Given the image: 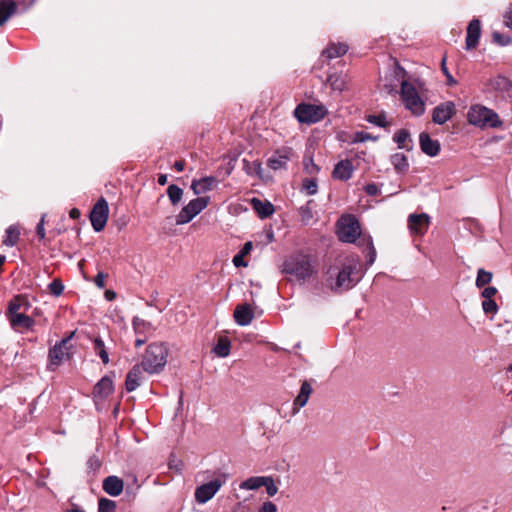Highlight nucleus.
<instances>
[{
    "label": "nucleus",
    "mask_w": 512,
    "mask_h": 512,
    "mask_svg": "<svg viewBox=\"0 0 512 512\" xmlns=\"http://www.w3.org/2000/svg\"><path fill=\"white\" fill-rule=\"evenodd\" d=\"M209 197H197L189 201L180 212L176 215L175 222L177 225H184L189 223L201 213L209 204Z\"/></svg>",
    "instance_id": "nucleus-7"
},
{
    "label": "nucleus",
    "mask_w": 512,
    "mask_h": 512,
    "mask_svg": "<svg viewBox=\"0 0 512 512\" xmlns=\"http://www.w3.org/2000/svg\"><path fill=\"white\" fill-rule=\"evenodd\" d=\"M114 378H115V373L111 372L108 375L103 376L98 381V395L107 397L113 393Z\"/></svg>",
    "instance_id": "nucleus-24"
},
{
    "label": "nucleus",
    "mask_w": 512,
    "mask_h": 512,
    "mask_svg": "<svg viewBox=\"0 0 512 512\" xmlns=\"http://www.w3.org/2000/svg\"><path fill=\"white\" fill-rule=\"evenodd\" d=\"M168 354L169 349L166 343H150L142 356L140 365L149 374H159L166 366Z\"/></svg>",
    "instance_id": "nucleus-2"
},
{
    "label": "nucleus",
    "mask_w": 512,
    "mask_h": 512,
    "mask_svg": "<svg viewBox=\"0 0 512 512\" xmlns=\"http://www.w3.org/2000/svg\"><path fill=\"white\" fill-rule=\"evenodd\" d=\"M16 11V4L12 0L0 1V26H2Z\"/></svg>",
    "instance_id": "nucleus-27"
},
{
    "label": "nucleus",
    "mask_w": 512,
    "mask_h": 512,
    "mask_svg": "<svg viewBox=\"0 0 512 512\" xmlns=\"http://www.w3.org/2000/svg\"><path fill=\"white\" fill-rule=\"evenodd\" d=\"M80 211L77 208H73L70 210V218L72 219H78L80 217Z\"/></svg>",
    "instance_id": "nucleus-62"
},
{
    "label": "nucleus",
    "mask_w": 512,
    "mask_h": 512,
    "mask_svg": "<svg viewBox=\"0 0 512 512\" xmlns=\"http://www.w3.org/2000/svg\"><path fill=\"white\" fill-rule=\"evenodd\" d=\"M66 512H85V511L78 507H73L71 509L66 510Z\"/></svg>",
    "instance_id": "nucleus-64"
},
{
    "label": "nucleus",
    "mask_w": 512,
    "mask_h": 512,
    "mask_svg": "<svg viewBox=\"0 0 512 512\" xmlns=\"http://www.w3.org/2000/svg\"><path fill=\"white\" fill-rule=\"evenodd\" d=\"M327 83L333 90L342 91L345 88V80L340 74H330Z\"/></svg>",
    "instance_id": "nucleus-39"
},
{
    "label": "nucleus",
    "mask_w": 512,
    "mask_h": 512,
    "mask_svg": "<svg viewBox=\"0 0 512 512\" xmlns=\"http://www.w3.org/2000/svg\"><path fill=\"white\" fill-rule=\"evenodd\" d=\"M441 70L444 73V75L447 78V84L452 86L456 84V80L453 78V76L450 74L447 66H446V58L444 57L441 62Z\"/></svg>",
    "instance_id": "nucleus-50"
},
{
    "label": "nucleus",
    "mask_w": 512,
    "mask_h": 512,
    "mask_svg": "<svg viewBox=\"0 0 512 512\" xmlns=\"http://www.w3.org/2000/svg\"><path fill=\"white\" fill-rule=\"evenodd\" d=\"M259 512H277V506L271 501H265L259 508Z\"/></svg>",
    "instance_id": "nucleus-53"
},
{
    "label": "nucleus",
    "mask_w": 512,
    "mask_h": 512,
    "mask_svg": "<svg viewBox=\"0 0 512 512\" xmlns=\"http://www.w3.org/2000/svg\"><path fill=\"white\" fill-rule=\"evenodd\" d=\"M370 139L375 140L376 138L372 137L369 133L360 131V132H356L355 133L354 138H353V142H355V143L365 142V141L370 140Z\"/></svg>",
    "instance_id": "nucleus-51"
},
{
    "label": "nucleus",
    "mask_w": 512,
    "mask_h": 512,
    "mask_svg": "<svg viewBox=\"0 0 512 512\" xmlns=\"http://www.w3.org/2000/svg\"><path fill=\"white\" fill-rule=\"evenodd\" d=\"M482 308L485 313H496L498 311V306L493 299H485L482 302Z\"/></svg>",
    "instance_id": "nucleus-46"
},
{
    "label": "nucleus",
    "mask_w": 512,
    "mask_h": 512,
    "mask_svg": "<svg viewBox=\"0 0 512 512\" xmlns=\"http://www.w3.org/2000/svg\"><path fill=\"white\" fill-rule=\"evenodd\" d=\"M251 206L262 219L270 217L274 213V206L269 201L258 198L251 199Z\"/></svg>",
    "instance_id": "nucleus-21"
},
{
    "label": "nucleus",
    "mask_w": 512,
    "mask_h": 512,
    "mask_svg": "<svg viewBox=\"0 0 512 512\" xmlns=\"http://www.w3.org/2000/svg\"><path fill=\"white\" fill-rule=\"evenodd\" d=\"M233 316L238 325L247 326L252 322L254 313L251 306L245 303L236 306Z\"/></svg>",
    "instance_id": "nucleus-16"
},
{
    "label": "nucleus",
    "mask_w": 512,
    "mask_h": 512,
    "mask_svg": "<svg viewBox=\"0 0 512 512\" xmlns=\"http://www.w3.org/2000/svg\"><path fill=\"white\" fill-rule=\"evenodd\" d=\"M359 258L356 255H349L341 262L340 270L337 273L336 288L348 290L360 279L358 276Z\"/></svg>",
    "instance_id": "nucleus-3"
},
{
    "label": "nucleus",
    "mask_w": 512,
    "mask_h": 512,
    "mask_svg": "<svg viewBox=\"0 0 512 512\" xmlns=\"http://www.w3.org/2000/svg\"><path fill=\"white\" fill-rule=\"evenodd\" d=\"M481 36V22L479 19H473L467 26L466 49L472 50L478 46Z\"/></svg>",
    "instance_id": "nucleus-13"
},
{
    "label": "nucleus",
    "mask_w": 512,
    "mask_h": 512,
    "mask_svg": "<svg viewBox=\"0 0 512 512\" xmlns=\"http://www.w3.org/2000/svg\"><path fill=\"white\" fill-rule=\"evenodd\" d=\"M243 169L248 175H260L261 174V163L258 161L249 162L248 160H243Z\"/></svg>",
    "instance_id": "nucleus-40"
},
{
    "label": "nucleus",
    "mask_w": 512,
    "mask_h": 512,
    "mask_svg": "<svg viewBox=\"0 0 512 512\" xmlns=\"http://www.w3.org/2000/svg\"><path fill=\"white\" fill-rule=\"evenodd\" d=\"M338 237L347 243H355L357 239L360 240L363 236L359 221L353 216L342 218L339 223Z\"/></svg>",
    "instance_id": "nucleus-9"
},
{
    "label": "nucleus",
    "mask_w": 512,
    "mask_h": 512,
    "mask_svg": "<svg viewBox=\"0 0 512 512\" xmlns=\"http://www.w3.org/2000/svg\"><path fill=\"white\" fill-rule=\"evenodd\" d=\"M265 484V476H254L241 482L239 487L244 490H256Z\"/></svg>",
    "instance_id": "nucleus-36"
},
{
    "label": "nucleus",
    "mask_w": 512,
    "mask_h": 512,
    "mask_svg": "<svg viewBox=\"0 0 512 512\" xmlns=\"http://www.w3.org/2000/svg\"><path fill=\"white\" fill-rule=\"evenodd\" d=\"M496 293H497V289L495 287L489 286V287L484 288L481 295L485 299H492V297L495 296Z\"/></svg>",
    "instance_id": "nucleus-55"
},
{
    "label": "nucleus",
    "mask_w": 512,
    "mask_h": 512,
    "mask_svg": "<svg viewBox=\"0 0 512 512\" xmlns=\"http://www.w3.org/2000/svg\"><path fill=\"white\" fill-rule=\"evenodd\" d=\"M103 490L112 497L120 495L123 491L124 483L117 476H108L103 480Z\"/></svg>",
    "instance_id": "nucleus-18"
},
{
    "label": "nucleus",
    "mask_w": 512,
    "mask_h": 512,
    "mask_svg": "<svg viewBox=\"0 0 512 512\" xmlns=\"http://www.w3.org/2000/svg\"><path fill=\"white\" fill-rule=\"evenodd\" d=\"M72 335L73 333L70 336L63 338L49 350L48 368L50 370H54L57 366L70 359Z\"/></svg>",
    "instance_id": "nucleus-8"
},
{
    "label": "nucleus",
    "mask_w": 512,
    "mask_h": 512,
    "mask_svg": "<svg viewBox=\"0 0 512 512\" xmlns=\"http://www.w3.org/2000/svg\"><path fill=\"white\" fill-rule=\"evenodd\" d=\"M401 98L406 107L414 115L421 116L425 111V103L416 88L406 80L401 83Z\"/></svg>",
    "instance_id": "nucleus-5"
},
{
    "label": "nucleus",
    "mask_w": 512,
    "mask_h": 512,
    "mask_svg": "<svg viewBox=\"0 0 512 512\" xmlns=\"http://www.w3.org/2000/svg\"><path fill=\"white\" fill-rule=\"evenodd\" d=\"M168 177L166 174H160L158 176V183L159 185H165L167 183Z\"/></svg>",
    "instance_id": "nucleus-63"
},
{
    "label": "nucleus",
    "mask_w": 512,
    "mask_h": 512,
    "mask_svg": "<svg viewBox=\"0 0 512 512\" xmlns=\"http://www.w3.org/2000/svg\"><path fill=\"white\" fill-rule=\"evenodd\" d=\"M391 163L395 171L399 174H404L409 168L407 157L403 153H395L391 156Z\"/></svg>",
    "instance_id": "nucleus-29"
},
{
    "label": "nucleus",
    "mask_w": 512,
    "mask_h": 512,
    "mask_svg": "<svg viewBox=\"0 0 512 512\" xmlns=\"http://www.w3.org/2000/svg\"><path fill=\"white\" fill-rule=\"evenodd\" d=\"M89 219L94 230H96V204H94L89 213Z\"/></svg>",
    "instance_id": "nucleus-57"
},
{
    "label": "nucleus",
    "mask_w": 512,
    "mask_h": 512,
    "mask_svg": "<svg viewBox=\"0 0 512 512\" xmlns=\"http://www.w3.org/2000/svg\"><path fill=\"white\" fill-rule=\"evenodd\" d=\"M104 298L108 302L114 301L117 298V293L112 289H106L104 291Z\"/></svg>",
    "instance_id": "nucleus-56"
},
{
    "label": "nucleus",
    "mask_w": 512,
    "mask_h": 512,
    "mask_svg": "<svg viewBox=\"0 0 512 512\" xmlns=\"http://www.w3.org/2000/svg\"><path fill=\"white\" fill-rule=\"evenodd\" d=\"M489 86L501 93L509 94L512 90V82L509 78L503 75H497L496 77L490 79Z\"/></svg>",
    "instance_id": "nucleus-23"
},
{
    "label": "nucleus",
    "mask_w": 512,
    "mask_h": 512,
    "mask_svg": "<svg viewBox=\"0 0 512 512\" xmlns=\"http://www.w3.org/2000/svg\"><path fill=\"white\" fill-rule=\"evenodd\" d=\"M98 356L104 364L109 363V354L101 339L98 338Z\"/></svg>",
    "instance_id": "nucleus-47"
},
{
    "label": "nucleus",
    "mask_w": 512,
    "mask_h": 512,
    "mask_svg": "<svg viewBox=\"0 0 512 512\" xmlns=\"http://www.w3.org/2000/svg\"><path fill=\"white\" fill-rule=\"evenodd\" d=\"M174 168L177 172H182L185 168V162L184 161H176L174 163Z\"/></svg>",
    "instance_id": "nucleus-60"
},
{
    "label": "nucleus",
    "mask_w": 512,
    "mask_h": 512,
    "mask_svg": "<svg viewBox=\"0 0 512 512\" xmlns=\"http://www.w3.org/2000/svg\"><path fill=\"white\" fill-rule=\"evenodd\" d=\"M167 196L172 206H177L182 200L184 191L175 184H170L166 190Z\"/></svg>",
    "instance_id": "nucleus-33"
},
{
    "label": "nucleus",
    "mask_w": 512,
    "mask_h": 512,
    "mask_svg": "<svg viewBox=\"0 0 512 512\" xmlns=\"http://www.w3.org/2000/svg\"><path fill=\"white\" fill-rule=\"evenodd\" d=\"M364 191L369 196H377L379 194V188L375 183H369L364 187Z\"/></svg>",
    "instance_id": "nucleus-54"
},
{
    "label": "nucleus",
    "mask_w": 512,
    "mask_h": 512,
    "mask_svg": "<svg viewBox=\"0 0 512 512\" xmlns=\"http://www.w3.org/2000/svg\"><path fill=\"white\" fill-rule=\"evenodd\" d=\"M217 180L215 177H204L199 180H193L191 183V189L195 195L204 194L213 189Z\"/></svg>",
    "instance_id": "nucleus-20"
},
{
    "label": "nucleus",
    "mask_w": 512,
    "mask_h": 512,
    "mask_svg": "<svg viewBox=\"0 0 512 512\" xmlns=\"http://www.w3.org/2000/svg\"><path fill=\"white\" fill-rule=\"evenodd\" d=\"M419 143L422 152L430 157H434L440 152L439 141L433 140L426 132L420 133Z\"/></svg>",
    "instance_id": "nucleus-15"
},
{
    "label": "nucleus",
    "mask_w": 512,
    "mask_h": 512,
    "mask_svg": "<svg viewBox=\"0 0 512 512\" xmlns=\"http://www.w3.org/2000/svg\"><path fill=\"white\" fill-rule=\"evenodd\" d=\"M456 109L453 102L448 101L436 106L433 110L432 120L436 124H444L455 114Z\"/></svg>",
    "instance_id": "nucleus-12"
},
{
    "label": "nucleus",
    "mask_w": 512,
    "mask_h": 512,
    "mask_svg": "<svg viewBox=\"0 0 512 512\" xmlns=\"http://www.w3.org/2000/svg\"><path fill=\"white\" fill-rule=\"evenodd\" d=\"M282 272L300 282H305L317 273V262L309 254L296 252L285 259Z\"/></svg>",
    "instance_id": "nucleus-1"
},
{
    "label": "nucleus",
    "mask_w": 512,
    "mask_h": 512,
    "mask_svg": "<svg viewBox=\"0 0 512 512\" xmlns=\"http://www.w3.org/2000/svg\"><path fill=\"white\" fill-rule=\"evenodd\" d=\"M467 118L470 124L480 128H499L503 124L494 110L479 104L470 107Z\"/></svg>",
    "instance_id": "nucleus-4"
},
{
    "label": "nucleus",
    "mask_w": 512,
    "mask_h": 512,
    "mask_svg": "<svg viewBox=\"0 0 512 512\" xmlns=\"http://www.w3.org/2000/svg\"><path fill=\"white\" fill-rule=\"evenodd\" d=\"M183 463L181 460L176 459L175 457H171L169 461V468L175 470L178 473H181L183 470Z\"/></svg>",
    "instance_id": "nucleus-52"
},
{
    "label": "nucleus",
    "mask_w": 512,
    "mask_h": 512,
    "mask_svg": "<svg viewBox=\"0 0 512 512\" xmlns=\"http://www.w3.org/2000/svg\"><path fill=\"white\" fill-rule=\"evenodd\" d=\"M303 187L308 195H314L317 192V182L315 179H306Z\"/></svg>",
    "instance_id": "nucleus-48"
},
{
    "label": "nucleus",
    "mask_w": 512,
    "mask_h": 512,
    "mask_svg": "<svg viewBox=\"0 0 512 512\" xmlns=\"http://www.w3.org/2000/svg\"><path fill=\"white\" fill-rule=\"evenodd\" d=\"M354 172V166L352 161L349 159H344L339 161L332 172V177L337 180L347 181L349 180Z\"/></svg>",
    "instance_id": "nucleus-14"
},
{
    "label": "nucleus",
    "mask_w": 512,
    "mask_h": 512,
    "mask_svg": "<svg viewBox=\"0 0 512 512\" xmlns=\"http://www.w3.org/2000/svg\"><path fill=\"white\" fill-rule=\"evenodd\" d=\"M231 343L227 337H220L213 348L214 353L219 357H227L230 353Z\"/></svg>",
    "instance_id": "nucleus-35"
},
{
    "label": "nucleus",
    "mask_w": 512,
    "mask_h": 512,
    "mask_svg": "<svg viewBox=\"0 0 512 512\" xmlns=\"http://www.w3.org/2000/svg\"><path fill=\"white\" fill-rule=\"evenodd\" d=\"M226 480L227 475L219 473L214 480L197 487L195 490V500L200 504L206 503L214 497L219 489L225 484Z\"/></svg>",
    "instance_id": "nucleus-10"
},
{
    "label": "nucleus",
    "mask_w": 512,
    "mask_h": 512,
    "mask_svg": "<svg viewBox=\"0 0 512 512\" xmlns=\"http://www.w3.org/2000/svg\"><path fill=\"white\" fill-rule=\"evenodd\" d=\"M132 327L136 336H142L148 338L155 331V327L149 321L142 319L138 316L133 317Z\"/></svg>",
    "instance_id": "nucleus-19"
},
{
    "label": "nucleus",
    "mask_w": 512,
    "mask_h": 512,
    "mask_svg": "<svg viewBox=\"0 0 512 512\" xmlns=\"http://www.w3.org/2000/svg\"><path fill=\"white\" fill-rule=\"evenodd\" d=\"M21 306H22V299L20 297H15L14 299H12L10 301L9 307H8V312H7L8 317L20 313Z\"/></svg>",
    "instance_id": "nucleus-43"
},
{
    "label": "nucleus",
    "mask_w": 512,
    "mask_h": 512,
    "mask_svg": "<svg viewBox=\"0 0 512 512\" xmlns=\"http://www.w3.org/2000/svg\"><path fill=\"white\" fill-rule=\"evenodd\" d=\"M367 121L379 127H386L388 125L385 114L369 115Z\"/></svg>",
    "instance_id": "nucleus-44"
},
{
    "label": "nucleus",
    "mask_w": 512,
    "mask_h": 512,
    "mask_svg": "<svg viewBox=\"0 0 512 512\" xmlns=\"http://www.w3.org/2000/svg\"><path fill=\"white\" fill-rule=\"evenodd\" d=\"M253 248L252 242H246L240 252L233 257V264L235 267H247L248 263L244 260V257L248 255Z\"/></svg>",
    "instance_id": "nucleus-32"
},
{
    "label": "nucleus",
    "mask_w": 512,
    "mask_h": 512,
    "mask_svg": "<svg viewBox=\"0 0 512 512\" xmlns=\"http://www.w3.org/2000/svg\"><path fill=\"white\" fill-rule=\"evenodd\" d=\"M493 41L499 45L505 46L511 42V38L509 36L503 35L499 32L493 33Z\"/></svg>",
    "instance_id": "nucleus-49"
},
{
    "label": "nucleus",
    "mask_w": 512,
    "mask_h": 512,
    "mask_svg": "<svg viewBox=\"0 0 512 512\" xmlns=\"http://www.w3.org/2000/svg\"><path fill=\"white\" fill-rule=\"evenodd\" d=\"M8 318L11 323V326L15 329H18V328L29 329L34 324V320L31 317H29L21 312L16 315L10 316Z\"/></svg>",
    "instance_id": "nucleus-26"
},
{
    "label": "nucleus",
    "mask_w": 512,
    "mask_h": 512,
    "mask_svg": "<svg viewBox=\"0 0 512 512\" xmlns=\"http://www.w3.org/2000/svg\"><path fill=\"white\" fill-rule=\"evenodd\" d=\"M105 274L98 272V289L105 288Z\"/></svg>",
    "instance_id": "nucleus-59"
},
{
    "label": "nucleus",
    "mask_w": 512,
    "mask_h": 512,
    "mask_svg": "<svg viewBox=\"0 0 512 512\" xmlns=\"http://www.w3.org/2000/svg\"><path fill=\"white\" fill-rule=\"evenodd\" d=\"M288 160L287 152L277 151L267 160V165L273 170H280L286 167Z\"/></svg>",
    "instance_id": "nucleus-25"
},
{
    "label": "nucleus",
    "mask_w": 512,
    "mask_h": 512,
    "mask_svg": "<svg viewBox=\"0 0 512 512\" xmlns=\"http://www.w3.org/2000/svg\"><path fill=\"white\" fill-rule=\"evenodd\" d=\"M359 246H366L368 250L367 254V264L372 265L376 259V250L373 245V241L371 236H363L358 242Z\"/></svg>",
    "instance_id": "nucleus-34"
},
{
    "label": "nucleus",
    "mask_w": 512,
    "mask_h": 512,
    "mask_svg": "<svg viewBox=\"0 0 512 512\" xmlns=\"http://www.w3.org/2000/svg\"><path fill=\"white\" fill-rule=\"evenodd\" d=\"M20 237V230L17 225H11L6 229L5 237L2 243L5 246L13 247L16 245Z\"/></svg>",
    "instance_id": "nucleus-31"
},
{
    "label": "nucleus",
    "mask_w": 512,
    "mask_h": 512,
    "mask_svg": "<svg viewBox=\"0 0 512 512\" xmlns=\"http://www.w3.org/2000/svg\"><path fill=\"white\" fill-rule=\"evenodd\" d=\"M48 291L51 295L55 297H59L64 291V285L62 281L58 278H55L49 285Z\"/></svg>",
    "instance_id": "nucleus-42"
},
{
    "label": "nucleus",
    "mask_w": 512,
    "mask_h": 512,
    "mask_svg": "<svg viewBox=\"0 0 512 512\" xmlns=\"http://www.w3.org/2000/svg\"><path fill=\"white\" fill-rule=\"evenodd\" d=\"M407 222L411 234L423 236L429 228L430 217L426 213L410 214Z\"/></svg>",
    "instance_id": "nucleus-11"
},
{
    "label": "nucleus",
    "mask_w": 512,
    "mask_h": 512,
    "mask_svg": "<svg viewBox=\"0 0 512 512\" xmlns=\"http://www.w3.org/2000/svg\"><path fill=\"white\" fill-rule=\"evenodd\" d=\"M108 215L109 206L107 201L103 197L98 198V232L105 227Z\"/></svg>",
    "instance_id": "nucleus-28"
},
{
    "label": "nucleus",
    "mask_w": 512,
    "mask_h": 512,
    "mask_svg": "<svg viewBox=\"0 0 512 512\" xmlns=\"http://www.w3.org/2000/svg\"><path fill=\"white\" fill-rule=\"evenodd\" d=\"M116 502L108 498L98 500V512H115Z\"/></svg>",
    "instance_id": "nucleus-41"
},
{
    "label": "nucleus",
    "mask_w": 512,
    "mask_h": 512,
    "mask_svg": "<svg viewBox=\"0 0 512 512\" xmlns=\"http://www.w3.org/2000/svg\"><path fill=\"white\" fill-rule=\"evenodd\" d=\"M143 368L140 364L134 365L126 375L125 388L127 392L134 391L139 385L143 375Z\"/></svg>",
    "instance_id": "nucleus-17"
},
{
    "label": "nucleus",
    "mask_w": 512,
    "mask_h": 512,
    "mask_svg": "<svg viewBox=\"0 0 512 512\" xmlns=\"http://www.w3.org/2000/svg\"><path fill=\"white\" fill-rule=\"evenodd\" d=\"M147 339H148V338H146V337L137 336V337H136V340H135V346H136V347H140V346H142L143 344H145V343H146Z\"/></svg>",
    "instance_id": "nucleus-61"
},
{
    "label": "nucleus",
    "mask_w": 512,
    "mask_h": 512,
    "mask_svg": "<svg viewBox=\"0 0 512 512\" xmlns=\"http://www.w3.org/2000/svg\"><path fill=\"white\" fill-rule=\"evenodd\" d=\"M327 114L323 105H313L307 103L298 104L294 110V116L301 123H316L322 120Z\"/></svg>",
    "instance_id": "nucleus-6"
},
{
    "label": "nucleus",
    "mask_w": 512,
    "mask_h": 512,
    "mask_svg": "<svg viewBox=\"0 0 512 512\" xmlns=\"http://www.w3.org/2000/svg\"><path fill=\"white\" fill-rule=\"evenodd\" d=\"M312 386L308 381H304L301 385L300 392L294 400V412H297L300 408L304 407L308 402V399L312 393Z\"/></svg>",
    "instance_id": "nucleus-22"
},
{
    "label": "nucleus",
    "mask_w": 512,
    "mask_h": 512,
    "mask_svg": "<svg viewBox=\"0 0 512 512\" xmlns=\"http://www.w3.org/2000/svg\"><path fill=\"white\" fill-rule=\"evenodd\" d=\"M393 140L397 143L400 149L410 150L412 146H409L407 142H411L410 133L406 129L398 130L393 137Z\"/></svg>",
    "instance_id": "nucleus-37"
},
{
    "label": "nucleus",
    "mask_w": 512,
    "mask_h": 512,
    "mask_svg": "<svg viewBox=\"0 0 512 512\" xmlns=\"http://www.w3.org/2000/svg\"><path fill=\"white\" fill-rule=\"evenodd\" d=\"M37 235L40 239L45 238V229H44V218L37 225Z\"/></svg>",
    "instance_id": "nucleus-58"
},
{
    "label": "nucleus",
    "mask_w": 512,
    "mask_h": 512,
    "mask_svg": "<svg viewBox=\"0 0 512 512\" xmlns=\"http://www.w3.org/2000/svg\"><path fill=\"white\" fill-rule=\"evenodd\" d=\"M266 488V492L270 497H273L278 492V487L275 485L274 480L270 476H265V484H263Z\"/></svg>",
    "instance_id": "nucleus-45"
},
{
    "label": "nucleus",
    "mask_w": 512,
    "mask_h": 512,
    "mask_svg": "<svg viewBox=\"0 0 512 512\" xmlns=\"http://www.w3.org/2000/svg\"><path fill=\"white\" fill-rule=\"evenodd\" d=\"M348 51V46L343 43L339 44H331L324 51L323 55L328 59H333L336 57L343 56Z\"/></svg>",
    "instance_id": "nucleus-30"
},
{
    "label": "nucleus",
    "mask_w": 512,
    "mask_h": 512,
    "mask_svg": "<svg viewBox=\"0 0 512 512\" xmlns=\"http://www.w3.org/2000/svg\"><path fill=\"white\" fill-rule=\"evenodd\" d=\"M493 274L489 271L484 270L483 268L478 269L477 277L475 281V285L478 288H483L485 285L489 284L492 280Z\"/></svg>",
    "instance_id": "nucleus-38"
}]
</instances>
